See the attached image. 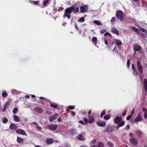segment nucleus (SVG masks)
I'll return each mask as SVG.
<instances>
[{
  "label": "nucleus",
  "instance_id": "obj_59",
  "mask_svg": "<svg viewBox=\"0 0 147 147\" xmlns=\"http://www.w3.org/2000/svg\"><path fill=\"white\" fill-rule=\"evenodd\" d=\"M129 136L130 137H134V135L132 133H130L129 134Z\"/></svg>",
  "mask_w": 147,
  "mask_h": 147
},
{
  "label": "nucleus",
  "instance_id": "obj_23",
  "mask_svg": "<svg viewBox=\"0 0 147 147\" xmlns=\"http://www.w3.org/2000/svg\"><path fill=\"white\" fill-rule=\"evenodd\" d=\"M92 43L95 46H96L97 42V39L96 37H93L92 38Z\"/></svg>",
  "mask_w": 147,
  "mask_h": 147
},
{
  "label": "nucleus",
  "instance_id": "obj_6",
  "mask_svg": "<svg viewBox=\"0 0 147 147\" xmlns=\"http://www.w3.org/2000/svg\"><path fill=\"white\" fill-rule=\"evenodd\" d=\"M48 129L51 130H55L57 128V125L56 124H53L49 125L48 126Z\"/></svg>",
  "mask_w": 147,
  "mask_h": 147
},
{
  "label": "nucleus",
  "instance_id": "obj_11",
  "mask_svg": "<svg viewBox=\"0 0 147 147\" xmlns=\"http://www.w3.org/2000/svg\"><path fill=\"white\" fill-rule=\"evenodd\" d=\"M97 125L100 127H104L106 125V122L104 121H100L96 123Z\"/></svg>",
  "mask_w": 147,
  "mask_h": 147
},
{
  "label": "nucleus",
  "instance_id": "obj_57",
  "mask_svg": "<svg viewBox=\"0 0 147 147\" xmlns=\"http://www.w3.org/2000/svg\"><path fill=\"white\" fill-rule=\"evenodd\" d=\"M78 122L79 123H81L83 125H84L85 124L84 122L82 120H80Z\"/></svg>",
  "mask_w": 147,
  "mask_h": 147
},
{
  "label": "nucleus",
  "instance_id": "obj_14",
  "mask_svg": "<svg viewBox=\"0 0 147 147\" xmlns=\"http://www.w3.org/2000/svg\"><path fill=\"white\" fill-rule=\"evenodd\" d=\"M111 31L113 33L118 35L119 34V32L117 29L115 27H113L111 29Z\"/></svg>",
  "mask_w": 147,
  "mask_h": 147
},
{
  "label": "nucleus",
  "instance_id": "obj_34",
  "mask_svg": "<svg viewBox=\"0 0 147 147\" xmlns=\"http://www.w3.org/2000/svg\"><path fill=\"white\" fill-rule=\"evenodd\" d=\"M111 117V115L110 114L106 115L104 116V119L105 120H108Z\"/></svg>",
  "mask_w": 147,
  "mask_h": 147
},
{
  "label": "nucleus",
  "instance_id": "obj_13",
  "mask_svg": "<svg viewBox=\"0 0 147 147\" xmlns=\"http://www.w3.org/2000/svg\"><path fill=\"white\" fill-rule=\"evenodd\" d=\"M113 42H114L115 45L117 46H120L122 44L121 42L119 40L116 39H115Z\"/></svg>",
  "mask_w": 147,
  "mask_h": 147
},
{
  "label": "nucleus",
  "instance_id": "obj_30",
  "mask_svg": "<svg viewBox=\"0 0 147 147\" xmlns=\"http://www.w3.org/2000/svg\"><path fill=\"white\" fill-rule=\"evenodd\" d=\"M94 23L100 26L102 25L101 22L99 21L96 20H94Z\"/></svg>",
  "mask_w": 147,
  "mask_h": 147
},
{
  "label": "nucleus",
  "instance_id": "obj_8",
  "mask_svg": "<svg viewBox=\"0 0 147 147\" xmlns=\"http://www.w3.org/2000/svg\"><path fill=\"white\" fill-rule=\"evenodd\" d=\"M122 121V119L120 117L117 116L114 119V123L116 124H119Z\"/></svg>",
  "mask_w": 147,
  "mask_h": 147
},
{
  "label": "nucleus",
  "instance_id": "obj_48",
  "mask_svg": "<svg viewBox=\"0 0 147 147\" xmlns=\"http://www.w3.org/2000/svg\"><path fill=\"white\" fill-rule=\"evenodd\" d=\"M127 112V109L125 110L122 113V115L123 116H125L126 115Z\"/></svg>",
  "mask_w": 147,
  "mask_h": 147
},
{
  "label": "nucleus",
  "instance_id": "obj_26",
  "mask_svg": "<svg viewBox=\"0 0 147 147\" xmlns=\"http://www.w3.org/2000/svg\"><path fill=\"white\" fill-rule=\"evenodd\" d=\"M63 17L64 18H65L66 17L68 19H70L71 18V15L64 13Z\"/></svg>",
  "mask_w": 147,
  "mask_h": 147
},
{
  "label": "nucleus",
  "instance_id": "obj_60",
  "mask_svg": "<svg viewBox=\"0 0 147 147\" xmlns=\"http://www.w3.org/2000/svg\"><path fill=\"white\" fill-rule=\"evenodd\" d=\"M71 113L72 115L73 116H75L76 115L75 112H74L73 111H72L71 112Z\"/></svg>",
  "mask_w": 147,
  "mask_h": 147
},
{
  "label": "nucleus",
  "instance_id": "obj_33",
  "mask_svg": "<svg viewBox=\"0 0 147 147\" xmlns=\"http://www.w3.org/2000/svg\"><path fill=\"white\" fill-rule=\"evenodd\" d=\"M97 146L98 147H104V145L103 142H100L98 143Z\"/></svg>",
  "mask_w": 147,
  "mask_h": 147
},
{
  "label": "nucleus",
  "instance_id": "obj_36",
  "mask_svg": "<svg viewBox=\"0 0 147 147\" xmlns=\"http://www.w3.org/2000/svg\"><path fill=\"white\" fill-rule=\"evenodd\" d=\"M107 145L110 147H113V144L112 142H109L107 143Z\"/></svg>",
  "mask_w": 147,
  "mask_h": 147
},
{
  "label": "nucleus",
  "instance_id": "obj_53",
  "mask_svg": "<svg viewBox=\"0 0 147 147\" xmlns=\"http://www.w3.org/2000/svg\"><path fill=\"white\" fill-rule=\"evenodd\" d=\"M144 117L145 119H146L147 118V111H146L145 112L144 115Z\"/></svg>",
  "mask_w": 147,
  "mask_h": 147
},
{
  "label": "nucleus",
  "instance_id": "obj_37",
  "mask_svg": "<svg viewBox=\"0 0 147 147\" xmlns=\"http://www.w3.org/2000/svg\"><path fill=\"white\" fill-rule=\"evenodd\" d=\"M50 106L51 107H54L55 109H56L57 107V105L56 104H50Z\"/></svg>",
  "mask_w": 147,
  "mask_h": 147
},
{
  "label": "nucleus",
  "instance_id": "obj_17",
  "mask_svg": "<svg viewBox=\"0 0 147 147\" xmlns=\"http://www.w3.org/2000/svg\"><path fill=\"white\" fill-rule=\"evenodd\" d=\"M76 138L78 139L79 140H81L83 141L85 140V138H83L82 134H79L76 137Z\"/></svg>",
  "mask_w": 147,
  "mask_h": 147
},
{
  "label": "nucleus",
  "instance_id": "obj_19",
  "mask_svg": "<svg viewBox=\"0 0 147 147\" xmlns=\"http://www.w3.org/2000/svg\"><path fill=\"white\" fill-rule=\"evenodd\" d=\"M17 141L18 143L21 144L24 143V140L22 138L19 137H18L17 138Z\"/></svg>",
  "mask_w": 147,
  "mask_h": 147
},
{
  "label": "nucleus",
  "instance_id": "obj_4",
  "mask_svg": "<svg viewBox=\"0 0 147 147\" xmlns=\"http://www.w3.org/2000/svg\"><path fill=\"white\" fill-rule=\"evenodd\" d=\"M141 49H142L141 47L139 45L136 44L133 46V49L135 51V54L136 53V51H140Z\"/></svg>",
  "mask_w": 147,
  "mask_h": 147
},
{
  "label": "nucleus",
  "instance_id": "obj_16",
  "mask_svg": "<svg viewBox=\"0 0 147 147\" xmlns=\"http://www.w3.org/2000/svg\"><path fill=\"white\" fill-rule=\"evenodd\" d=\"M132 69L133 70V73L135 76H138V73L137 71L136 70L134 66V65L133 64L132 65Z\"/></svg>",
  "mask_w": 147,
  "mask_h": 147
},
{
  "label": "nucleus",
  "instance_id": "obj_40",
  "mask_svg": "<svg viewBox=\"0 0 147 147\" xmlns=\"http://www.w3.org/2000/svg\"><path fill=\"white\" fill-rule=\"evenodd\" d=\"M18 109L17 108H14L13 111V113L14 114L16 113L18 111Z\"/></svg>",
  "mask_w": 147,
  "mask_h": 147
},
{
  "label": "nucleus",
  "instance_id": "obj_32",
  "mask_svg": "<svg viewBox=\"0 0 147 147\" xmlns=\"http://www.w3.org/2000/svg\"><path fill=\"white\" fill-rule=\"evenodd\" d=\"M75 106H70L68 107V108L66 110L67 111H69V109L73 110L75 109Z\"/></svg>",
  "mask_w": 147,
  "mask_h": 147
},
{
  "label": "nucleus",
  "instance_id": "obj_51",
  "mask_svg": "<svg viewBox=\"0 0 147 147\" xmlns=\"http://www.w3.org/2000/svg\"><path fill=\"white\" fill-rule=\"evenodd\" d=\"M104 35L105 36H106L107 35H109V36H110L111 37H112L111 35L109 32H106L104 34Z\"/></svg>",
  "mask_w": 147,
  "mask_h": 147
},
{
  "label": "nucleus",
  "instance_id": "obj_58",
  "mask_svg": "<svg viewBox=\"0 0 147 147\" xmlns=\"http://www.w3.org/2000/svg\"><path fill=\"white\" fill-rule=\"evenodd\" d=\"M62 121L61 118V117L57 119V121L58 122H60Z\"/></svg>",
  "mask_w": 147,
  "mask_h": 147
},
{
  "label": "nucleus",
  "instance_id": "obj_20",
  "mask_svg": "<svg viewBox=\"0 0 147 147\" xmlns=\"http://www.w3.org/2000/svg\"><path fill=\"white\" fill-rule=\"evenodd\" d=\"M88 117L89 118V121L90 123H92L94 122L95 119L91 115H89L88 116Z\"/></svg>",
  "mask_w": 147,
  "mask_h": 147
},
{
  "label": "nucleus",
  "instance_id": "obj_12",
  "mask_svg": "<svg viewBox=\"0 0 147 147\" xmlns=\"http://www.w3.org/2000/svg\"><path fill=\"white\" fill-rule=\"evenodd\" d=\"M34 111L38 113H41L43 112V110L42 108L39 107H36L34 108Z\"/></svg>",
  "mask_w": 147,
  "mask_h": 147
},
{
  "label": "nucleus",
  "instance_id": "obj_1",
  "mask_svg": "<svg viewBox=\"0 0 147 147\" xmlns=\"http://www.w3.org/2000/svg\"><path fill=\"white\" fill-rule=\"evenodd\" d=\"M79 8L78 7H75L74 5H73L70 7L65 9L64 13L71 15L72 11H73L74 13H75L79 12Z\"/></svg>",
  "mask_w": 147,
  "mask_h": 147
},
{
  "label": "nucleus",
  "instance_id": "obj_52",
  "mask_svg": "<svg viewBox=\"0 0 147 147\" xmlns=\"http://www.w3.org/2000/svg\"><path fill=\"white\" fill-rule=\"evenodd\" d=\"M131 116L132 115H129L127 117L126 119L128 121L129 120L131 119Z\"/></svg>",
  "mask_w": 147,
  "mask_h": 147
},
{
  "label": "nucleus",
  "instance_id": "obj_31",
  "mask_svg": "<svg viewBox=\"0 0 147 147\" xmlns=\"http://www.w3.org/2000/svg\"><path fill=\"white\" fill-rule=\"evenodd\" d=\"M13 117L14 120L15 121L19 122L20 121L19 118L17 115H14Z\"/></svg>",
  "mask_w": 147,
  "mask_h": 147
},
{
  "label": "nucleus",
  "instance_id": "obj_44",
  "mask_svg": "<svg viewBox=\"0 0 147 147\" xmlns=\"http://www.w3.org/2000/svg\"><path fill=\"white\" fill-rule=\"evenodd\" d=\"M48 0H45L42 3L43 5L45 6L48 3Z\"/></svg>",
  "mask_w": 147,
  "mask_h": 147
},
{
  "label": "nucleus",
  "instance_id": "obj_29",
  "mask_svg": "<svg viewBox=\"0 0 147 147\" xmlns=\"http://www.w3.org/2000/svg\"><path fill=\"white\" fill-rule=\"evenodd\" d=\"M80 12L81 13H84L86 11V8L83 6H81L80 7Z\"/></svg>",
  "mask_w": 147,
  "mask_h": 147
},
{
  "label": "nucleus",
  "instance_id": "obj_35",
  "mask_svg": "<svg viewBox=\"0 0 147 147\" xmlns=\"http://www.w3.org/2000/svg\"><path fill=\"white\" fill-rule=\"evenodd\" d=\"M132 30L135 32H137L139 31V29L134 26H132L131 27Z\"/></svg>",
  "mask_w": 147,
  "mask_h": 147
},
{
  "label": "nucleus",
  "instance_id": "obj_46",
  "mask_svg": "<svg viewBox=\"0 0 147 147\" xmlns=\"http://www.w3.org/2000/svg\"><path fill=\"white\" fill-rule=\"evenodd\" d=\"M84 120L86 124L90 123L89 120L87 119L86 117H84Z\"/></svg>",
  "mask_w": 147,
  "mask_h": 147
},
{
  "label": "nucleus",
  "instance_id": "obj_25",
  "mask_svg": "<svg viewBox=\"0 0 147 147\" xmlns=\"http://www.w3.org/2000/svg\"><path fill=\"white\" fill-rule=\"evenodd\" d=\"M53 142V140L51 138L47 139L46 140V142L48 144H51Z\"/></svg>",
  "mask_w": 147,
  "mask_h": 147
},
{
  "label": "nucleus",
  "instance_id": "obj_47",
  "mask_svg": "<svg viewBox=\"0 0 147 147\" xmlns=\"http://www.w3.org/2000/svg\"><path fill=\"white\" fill-rule=\"evenodd\" d=\"M130 63V61L129 59H128L127 61V67L129 68V65Z\"/></svg>",
  "mask_w": 147,
  "mask_h": 147
},
{
  "label": "nucleus",
  "instance_id": "obj_56",
  "mask_svg": "<svg viewBox=\"0 0 147 147\" xmlns=\"http://www.w3.org/2000/svg\"><path fill=\"white\" fill-rule=\"evenodd\" d=\"M130 129V126L129 125H127L125 127V129L127 130H128Z\"/></svg>",
  "mask_w": 147,
  "mask_h": 147
},
{
  "label": "nucleus",
  "instance_id": "obj_50",
  "mask_svg": "<svg viewBox=\"0 0 147 147\" xmlns=\"http://www.w3.org/2000/svg\"><path fill=\"white\" fill-rule=\"evenodd\" d=\"M107 31V30L105 29H103L100 31V33L101 34H103Z\"/></svg>",
  "mask_w": 147,
  "mask_h": 147
},
{
  "label": "nucleus",
  "instance_id": "obj_63",
  "mask_svg": "<svg viewBox=\"0 0 147 147\" xmlns=\"http://www.w3.org/2000/svg\"><path fill=\"white\" fill-rule=\"evenodd\" d=\"M75 27H76V28L78 30H79V28L77 26V24H75Z\"/></svg>",
  "mask_w": 147,
  "mask_h": 147
},
{
  "label": "nucleus",
  "instance_id": "obj_27",
  "mask_svg": "<svg viewBox=\"0 0 147 147\" xmlns=\"http://www.w3.org/2000/svg\"><path fill=\"white\" fill-rule=\"evenodd\" d=\"M136 134L139 137L141 138L142 137V133L140 131H138L136 132Z\"/></svg>",
  "mask_w": 147,
  "mask_h": 147
},
{
  "label": "nucleus",
  "instance_id": "obj_15",
  "mask_svg": "<svg viewBox=\"0 0 147 147\" xmlns=\"http://www.w3.org/2000/svg\"><path fill=\"white\" fill-rule=\"evenodd\" d=\"M113 130V128L112 127L111 125H109L107 128L105 129L104 132H111Z\"/></svg>",
  "mask_w": 147,
  "mask_h": 147
},
{
  "label": "nucleus",
  "instance_id": "obj_41",
  "mask_svg": "<svg viewBox=\"0 0 147 147\" xmlns=\"http://www.w3.org/2000/svg\"><path fill=\"white\" fill-rule=\"evenodd\" d=\"M2 95L3 97L5 98L7 96L8 94L6 92H3L2 93Z\"/></svg>",
  "mask_w": 147,
  "mask_h": 147
},
{
  "label": "nucleus",
  "instance_id": "obj_21",
  "mask_svg": "<svg viewBox=\"0 0 147 147\" xmlns=\"http://www.w3.org/2000/svg\"><path fill=\"white\" fill-rule=\"evenodd\" d=\"M144 86L145 88V91L146 92L147 91V80L145 79L144 80Z\"/></svg>",
  "mask_w": 147,
  "mask_h": 147
},
{
  "label": "nucleus",
  "instance_id": "obj_45",
  "mask_svg": "<svg viewBox=\"0 0 147 147\" xmlns=\"http://www.w3.org/2000/svg\"><path fill=\"white\" fill-rule=\"evenodd\" d=\"M125 123L123 121H122L121 123H119L118 124L119 126L122 127L123 126L124 124Z\"/></svg>",
  "mask_w": 147,
  "mask_h": 147
},
{
  "label": "nucleus",
  "instance_id": "obj_39",
  "mask_svg": "<svg viewBox=\"0 0 147 147\" xmlns=\"http://www.w3.org/2000/svg\"><path fill=\"white\" fill-rule=\"evenodd\" d=\"M3 119V122L4 123H6L8 121V119L7 118L4 117Z\"/></svg>",
  "mask_w": 147,
  "mask_h": 147
},
{
  "label": "nucleus",
  "instance_id": "obj_18",
  "mask_svg": "<svg viewBox=\"0 0 147 147\" xmlns=\"http://www.w3.org/2000/svg\"><path fill=\"white\" fill-rule=\"evenodd\" d=\"M9 128L11 129L15 130L17 128V126L14 123H12L9 126Z\"/></svg>",
  "mask_w": 147,
  "mask_h": 147
},
{
  "label": "nucleus",
  "instance_id": "obj_10",
  "mask_svg": "<svg viewBox=\"0 0 147 147\" xmlns=\"http://www.w3.org/2000/svg\"><path fill=\"white\" fill-rule=\"evenodd\" d=\"M58 115L57 113H55L54 115L52 116H49V121L51 122L54 121L57 119L56 116Z\"/></svg>",
  "mask_w": 147,
  "mask_h": 147
},
{
  "label": "nucleus",
  "instance_id": "obj_5",
  "mask_svg": "<svg viewBox=\"0 0 147 147\" xmlns=\"http://www.w3.org/2000/svg\"><path fill=\"white\" fill-rule=\"evenodd\" d=\"M16 132L18 134H21L22 135H27L25 131L24 130L21 129H19L16 130Z\"/></svg>",
  "mask_w": 147,
  "mask_h": 147
},
{
  "label": "nucleus",
  "instance_id": "obj_24",
  "mask_svg": "<svg viewBox=\"0 0 147 147\" xmlns=\"http://www.w3.org/2000/svg\"><path fill=\"white\" fill-rule=\"evenodd\" d=\"M10 102L8 101L6 102L4 105V109L3 110V111H4L6 108H7L10 105Z\"/></svg>",
  "mask_w": 147,
  "mask_h": 147
},
{
  "label": "nucleus",
  "instance_id": "obj_3",
  "mask_svg": "<svg viewBox=\"0 0 147 147\" xmlns=\"http://www.w3.org/2000/svg\"><path fill=\"white\" fill-rule=\"evenodd\" d=\"M137 67L139 72L141 74L143 72V66L142 65L141 62L138 61L136 62Z\"/></svg>",
  "mask_w": 147,
  "mask_h": 147
},
{
  "label": "nucleus",
  "instance_id": "obj_42",
  "mask_svg": "<svg viewBox=\"0 0 147 147\" xmlns=\"http://www.w3.org/2000/svg\"><path fill=\"white\" fill-rule=\"evenodd\" d=\"M84 21V19L83 17H82L80 18L78 20L79 22H83Z\"/></svg>",
  "mask_w": 147,
  "mask_h": 147
},
{
  "label": "nucleus",
  "instance_id": "obj_7",
  "mask_svg": "<svg viewBox=\"0 0 147 147\" xmlns=\"http://www.w3.org/2000/svg\"><path fill=\"white\" fill-rule=\"evenodd\" d=\"M142 116H141L140 114H138L137 117L135 119L134 122L137 123L138 121H142Z\"/></svg>",
  "mask_w": 147,
  "mask_h": 147
},
{
  "label": "nucleus",
  "instance_id": "obj_62",
  "mask_svg": "<svg viewBox=\"0 0 147 147\" xmlns=\"http://www.w3.org/2000/svg\"><path fill=\"white\" fill-rule=\"evenodd\" d=\"M90 147H98V146L97 145H92Z\"/></svg>",
  "mask_w": 147,
  "mask_h": 147
},
{
  "label": "nucleus",
  "instance_id": "obj_54",
  "mask_svg": "<svg viewBox=\"0 0 147 147\" xmlns=\"http://www.w3.org/2000/svg\"><path fill=\"white\" fill-rule=\"evenodd\" d=\"M36 128L38 130H40V131L42 129V127L40 126H36Z\"/></svg>",
  "mask_w": 147,
  "mask_h": 147
},
{
  "label": "nucleus",
  "instance_id": "obj_9",
  "mask_svg": "<svg viewBox=\"0 0 147 147\" xmlns=\"http://www.w3.org/2000/svg\"><path fill=\"white\" fill-rule=\"evenodd\" d=\"M130 143L134 146H136L137 145L138 142L136 138H131L130 140Z\"/></svg>",
  "mask_w": 147,
  "mask_h": 147
},
{
  "label": "nucleus",
  "instance_id": "obj_43",
  "mask_svg": "<svg viewBox=\"0 0 147 147\" xmlns=\"http://www.w3.org/2000/svg\"><path fill=\"white\" fill-rule=\"evenodd\" d=\"M115 21V17H113L112 18L111 22V23L113 24Z\"/></svg>",
  "mask_w": 147,
  "mask_h": 147
},
{
  "label": "nucleus",
  "instance_id": "obj_49",
  "mask_svg": "<svg viewBox=\"0 0 147 147\" xmlns=\"http://www.w3.org/2000/svg\"><path fill=\"white\" fill-rule=\"evenodd\" d=\"M140 29L143 32L147 33V30L144 28H140Z\"/></svg>",
  "mask_w": 147,
  "mask_h": 147
},
{
  "label": "nucleus",
  "instance_id": "obj_61",
  "mask_svg": "<svg viewBox=\"0 0 147 147\" xmlns=\"http://www.w3.org/2000/svg\"><path fill=\"white\" fill-rule=\"evenodd\" d=\"M105 44L106 45L108 46V42H107V40L106 39L105 40Z\"/></svg>",
  "mask_w": 147,
  "mask_h": 147
},
{
  "label": "nucleus",
  "instance_id": "obj_38",
  "mask_svg": "<svg viewBox=\"0 0 147 147\" xmlns=\"http://www.w3.org/2000/svg\"><path fill=\"white\" fill-rule=\"evenodd\" d=\"M106 113V111L105 110H104L101 113L100 115V117H102V116L103 115H104Z\"/></svg>",
  "mask_w": 147,
  "mask_h": 147
},
{
  "label": "nucleus",
  "instance_id": "obj_64",
  "mask_svg": "<svg viewBox=\"0 0 147 147\" xmlns=\"http://www.w3.org/2000/svg\"><path fill=\"white\" fill-rule=\"evenodd\" d=\"M146 111H147V110H146L145 108H144L143 109V111L144 112H145Z\"/></svg>",
  "mask_w": 147,
  "mask_h": 147
},
{
  "label": "nucleus",
  "instance_id": "obj_28",
  "mask_svg": "<svg viewBox=\"0 0 147 147\" xmlns=\"http://www.w3.org/2000/svg\"><path fill=\"white\" fill-rule=\"evenodd\" d=\"M30 3L33 5H36L39 4V1H30Z\"/></svg>",
  "mask_w": 147,
  "mask_h": 147
},
{
  "label": "nucleus",
  "instance_id": "obj_22",
  "mask_svg": "<svg viewBox=\"0 0 147 147\" xmlns=\"http://www.w3.org/2000/svg\"><path fill=\"white\" fill-rule=\"evenodd\" d=\"M70 133L72 135H75L77 134V130L75 129H72L70 131Z\"/></svg>",
  "mask_w": 147,
  "mask_h": 147
},
{
  "label": "nucleus",
  "instance_id": "obj_2",
  "mask_svg": "<svg viewBox=\"0 0 147 147\" xmlns=\"http://www.w3.org/2000/svg\"><path fill=\"white\" fill-rule=\"evenodd\" d=\"M116 16L118 19H120L121 21L123 20V12L121 10L118 11L116 14Z\"/></svg>",
  "mask_w": 147,
  "mask_h": 147
},
{
  "label": "nucleus",
  "instance_id": "obj_55",
  "mask_svg": "<svg viewBox=\"0 0 147 147\" xmlns=\"http://www.w3.org/2000/svg\"><path fill=\"white\" fill-rule=\"evenodd\" d=\"M96 142V140L95 139H93L91 142V144H94Z\"/></svg>",
  "mask_w": 147,
  "mask_h": 147
}]
</instances>
